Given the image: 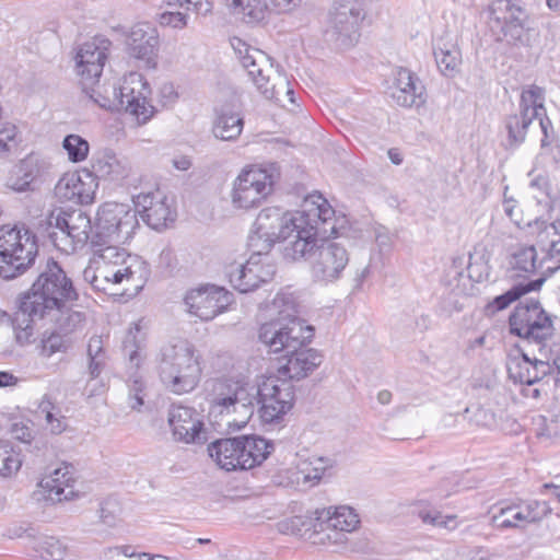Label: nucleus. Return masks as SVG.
<instances>
[{"mask_svg": "<svg viewBox=\"0 0 560 560\" xmlns=\"http://www.w3.org/2000/svg\"><path fill=\"white\" fill-rule=\"evenodd\" d=\"M139 222L128 205L105 202L98 208L91 236L92 256L83 279L98 291L120 288L124 294H137L145 284L150 270L139 256L117 244L127 242Z\"/></svg>", "mask_w": 560, "mask_h": 560, "instance_id": "1", "label": "nucleus"}, {"mask_svg": "<svg viewBox=\"0 0 560 560\" xmlns=\"http://www.w3.org/2000/svg\"><path fill=\"white\" fill-rule=\"evenodd\" d=\"M334 209L322 195L307 196L299 211H284L279 207L264 208L254 222L249 236L252 249L267 254L279 241L287 260L298 261L314 249L316 237L334 231L330 224Z\"/></svg>", "mask_w": 560, "mask_h": 560, "instance_id": "2", "label": "nucleus"}, {"mask_svg": "<svg viewBox=\"0 0 560 560\" xmlns=\"http://www.w3.org/2000/svg\"><path fill=\"white\" fill-rule=\"evenodd\" d=\"M78 294L71 280L54 260H48L32 288L19 301L12 319L15 339L21 346L35 340L36 319L47 318L55 323L56 330L72 337L85 324V314L67 306Z\"/></svg>", "mask_w": 560, "mask_h": 560, "instance_id": "3", "label": "nucleus"}, {"mask_svg": "<svg viewBox=\"0 0 560 560\" xmlns=\"http://www.w3.org/2000/svg\"><path fill=\"white\" fill-rule=\"evenodd\" d=\"M278 317L259 328V340L271 352L285 351L287 354L306 346L314 336L312 326L299 318V304L292 293H279L273 299Z\"/></svg>", "mask_w": 560, "mask_h": 560, "instance_id": "4", "label": "nucleus"}, {"mask_svg": "<svg viewBox=\"0 0 560 560\" xmlns=\"http://www.w3.org/2000/svg\"><path fill=\"white\" fill-rule=\"evenodd\" d=\"M231 46L257 91L265 98L275 101L282 107L295 105L294 91L288 77L273 66L266 52L238 37L231 38Z\"/></svg>", "mask_w": 560, "mask_h": 560, "instance_id": "5", "label": "nucleus"}, {"mask_svg": "<svg viewBox=\"0 0 560 560\" xmlns=\"http://www.w3.org/2000/svg\"><path fill=\"white\" fill-rule=\"evenodd\" d=\"M158 372L167 390L177 395L190 393L201 378V355L190 341L174 340L161 348Z\"/></svg>", "mask_w": 560, "mask_h": 560, "instance_id": "6", "label": "nucleus"}, {"mask_svg": "<svg viewBox=\"0 0 560 560\" xmlns=\"http://www.w3.org/2000/svg\"><path fill=\"white\" fill-rule=\"evenodd\" d=\"M207 399L211 412L225 418L230 428H244L254 415V385L235 378H212L207 382Z\"/></svg>", "mask_w": 560, "mask_h": 560, "instance_id": "7", "label": "nucleus"}, {"mask_svg": "<svg viewBox=\"0 0 560 560\" xmlns=\"http://www.w3.org/2000/svg\"><path fill=\"white\" fill-rule=\"evenodd\" d=\"M38 245L26 228H0V277L10 280L24 273L35 261Z\"/></svg>", "mask_w": 560, "mask_h": 560, "instance_id": "8", "label": "nucleus"}, {"mask_svg": "<svg viewBox=\"0 0 560 560\" xmlns=\"http://www.w3.org/2000/svg\"><path fill=\"white\" fill-rule=\"evenodd\" d=\"M48 237L54 246L72 254L83 248L91 241L92 224L90 217L82 210H52L47 217Z\"/></svg>", "mask_w": 560, "mask_h": 560, "instance_id": "9", "label": "nucleus"}, {"mask_svg": "<svg viewBox=\"0 0 560 560\" xmlns=\"http://www.w3.org/2000/svg\"><path fill=\"white\" fill-rule=\"evenodd\" d=\"M509 326L512 335L535 342L540 352L555 331L552 316L534 299L518 302L509 317Z\"/></svg>", "mask_w": 560, "mask_h": 560, "instance_id": "10", "label": "nucleus"}, {"mask_svg": "<svg viewBox=\"0 0 560 560\" xmlns=\"http://www.w3.org/2000/svg\"><path fill=\"white\" fill-rule=\"evenodd\" d=\"M293 385L277 375L261 376L254 385V411L258 412L264 423H275L282 419L293 407Z\"/></svg>", "mask_w": 560, "mask_h": 560, "instance_id": "11", "label": "nucleus"}, {"mask_svg": "<svg viewBox=\"0 0 560 560\" xmlns=\"http://www.w3.org/2000/svg\"><path fill=\"white\" fill-rule=\"evenodd\" d=\"M279 176V167L275 163L244 168L233 184V205L240 209L258 206L272 192Z\"/></svg>", "mask_w": 560, "mask_h": 560, "instance_id": "12", "label": "nucleus"}, {"mask_svg": "<svg viewBox=\"0 0 560 560\" xmlns=\"http://www.w3.org/2000/svg\"><path fill=\"white\" fill-rule=\"evenodd\" d=\"M334 226V231H328L326 234H320L316 237V245L314 249L301 259L310 260L311 273L314 280L318 282L331 283L342 277L347 268L350 255L343 244L337 241H323L318 244L319 237L324 238L328 234L336 233L334 223V215L331 217L330 224L326 226L329 229Z\"/></svg>", "mask_w": 560, "mask_h": 560, "instance_id": "13", "label": "nucleus"}, {"mask_svg": "<svg viewBox=\"0 0 560 560\" xmlns=\"http://www.w3.org/2000/svg\"><path fill=\"white\" fill-rule=\"evenodd\" d=\"M360 523L358 514L350 506H329L315 511V544L343 546L347 534L353 532Z\"/></svg>", "mask_w": 560, "mask_h": 560, "instance_id": "14", "label": "nucleus"}, {"mask_svg": "<svg viewBox=\"0 0 560 560\" xmlns=\"http://www.w3.org/2000/svg\"><path fill=\"white\" fill-rule=\"evenodd\" d=\"M364 15L352 0H334L328 13L325 36L341 48L354 45Z\"/></svg>", "mask_w": 560, "mask_h": 560, "instance_id": "15", "label": "nucleus"}, {"mask_svg": "<svg viewBox=\"0 0 560 560\" xmlns=\"http://www.w3.org/2000/svg\"><path fill=\"white\" fill-rule=\"evenodd\" d=\"M489 24L493 32H500L499 40L524 44L527 13L520 0H495L489 8Z\"/></svg>", "mask_w": 560, "mask_h": 560, "instance_id": "16", "label": "nucleus"}, {"mask_svg": "<svg viewBox=\"0 0 560 560\" xmlns=\"http://www.w3.org/2000/svg\"><path fill=\"white\" fill-rule=\"evenodd\" d=\"M552 510L548 502L538 500H518L505 506H501L491 516L490 524L499 530H523L530 524L540 523Z\"/></svg>", "mask_w": 560, "mask_h": 560, "instance_id": "17", "label": "nucleus"}, {"mask_svg": "<svg viewBox=\"0 0 560 560\" xmlns=\"http://www.w3.org/2000/svg\"><path fill=\"white\" fill-rule=\"evenodd\" d=\"M253 250L246 262L234 261L225 268L231 285L241 293L257 289L261 283L270 281L276 273L275 265L267 261L268 257H262L265 252Z\"/></svg>", "mask_w": 560, "mask_h": 560, "instance_id": "18", "label": "nucleus"}, {"mask_svg": "<svg viewBox=\"0 0 560 560\" xmlns=\"http://www.w3.org/2000/svg\"><path fill=\"white\" fill-rule=\"evenodd\" d=\"M150 94L148 82L138 72L128 73L118 85L121 110L133 116L139 125L147 124L154 115L155 108L148 101Z\"/></svg>", "mask_w": 560, "mask_h": 560, "instance_id": "19", "label": "nucleus"}, {"mask_svg": "<svg viewBox=\"0 0 560 560\" xmlns=\"http://www.w3.org/2000/svg\"><path fill=\"white\" fill-rule=\"evenodd\" d=\"M167 421L175 441L185 444H203L208 441V430L203 417L192 407L172 405Z\"/></svg>", "mask_w": 560, "mask_h": 560, "instance_id": "20", "label": "nucleus"}, {"mask_svg": "<svg viewBox=\"0 0 560 560\" xmlns=\"http://www.w3.org/2000/svg\"><path fill=\"white\" fill-rule=\"evenodd\" d=\"M138 212L151 229L161 231L168 228L176 219L174 200L162 190L141 192L133 198Z\"/></svg>", "mask_w": 560, "mask_h": 560, "instance_id": "21", "label": "nucleus"}, {"mask_svg": "<svg viewBox=\"0 0 560 560\" xmlns=\"http://www.w3.org/2000/svg\"><path fill=\"white\" fill-rule=\"evenodd\" d=\"M110 42L95 37L82 44L75 55V70L83 90L97 83L108 57Z\"/></svg>", "mask_w": 560, "mask_h": 560, "instance_id": "22", "label": "nucleus"}, {"mask_svg": "<svg viewBox=\"0 0 560 560\" xmlns=\"http://www.w3.org/2000/svg\"><path fill=\"white\" fill-rule=\"evenodd\" d=\"M232 301V294L224 288L206 285L186 293L184 302L187 312L201 320H211L224 312Z\"/></svg>", "mask_w": 560, "mask_h": 560, "instance_id": "23", "label": "nucleus"}, {"mask_svg": "<svg viewBox=\"0 0 560 560\" xmlns=\"http://www.w3.org/2000/svg\"><path fill=\"white\" fill-rule=\"evenodd\" d=\"M97 184L90 172H68L57 182L54 194L61 202L91 203L94 200Z\"/></svg>", "mask_w": 560, "mask_h": 560, "instance_id": "24", "label": "nucleus"}, {"mask_svg": "<svg viewBox=\"0 0 560 560\" xmlns=\"http://www.w3.org/2000/svg\"><path fill=\"white\" fill-rule=\"evenodd\" d=\"M542 358H529L528 354L516 349L510 352L506 360V370L509 377L514 383L532 385L540 381L550 371V365L546 361V355Z\"/></svg>", "mask_w": 560, "mask_h": 560, "instance_id": "25", "label": "nucleus"}, {"mask_svg": "<svg viewBox=\"0 0 560 560\" xmlns=\"http://www.w3.org/2000/svg\"><path fill=\"white\" fill-rule=\"evenodd\" d=\"M390 96L402 107H420L425 103V88L410 70L399 68L389 86Z\"/></svg>", "mask_w": 560, "mask_h": 560, "instance_id": "26", "label": "nucleus"}, {"mask_svg": "<svg viewBox=\"0 0 560 560\" xmlns=\"http://www.w3.org/2000/svg\"><path fill=\"white\" fill-rule=\"evenodd\" d=\"M126 50L132 58L151 65L159 47V34L149 23L135 24L126 37Z\"/></svg>", "mask_w": 560, "mask_h": 560, "instance_id": "27", "label": "nucleus"}, {"mask_svg": "<svg viewBox=\"0 0 560 560\" xmlns=\"http://www.w3.org/2000/svg\"><path fill=\"white\" fill-rule=\"evenodd\" d=\"M322 361L323 357L317 350L303 346L285 354V362L279 365L277 373L289 382L300 381L312 374Z\"/></svg>", "mask_w": 560, "mask_h": 560, "instance_id": "28", "label": "nucleus"}, {"mask_svg": "<svg viewBox=\"0 0 560 560\" xmlns=\"http://www.w3.org/2000/svg\"><path fill=\"white\" fill-rule=\"evenodd\" d=\"M238 469H252L259 466L271 454L275 446L260 436H240Z\"/></svg>", "mask_w": 560, "mask_h": 560, "instance_id": "29", "label": "nucleus"}, {"mask_svg": "<svg viewBox=\"0 0 560 560\" xmlns=\"http://www.w3.org/2000/svg\"><path fill=\"white\" fill-rule=\"evenodd\" d=\"M243 127V117L234 106L226 104L215 110L212 132L217 139L224 141L236 140L242 133Z\"/></svg>", "mask_w": 560, "mask_h": 560, "instance_id": "30", "label": "nucleus"}, {"mask_svg": "<svg viewBox=\"0 0 560 560\" xmlns=\"http://www.w3.org/2000/svg\"><path fill=\"white\" fill-rule=\"evenodd\" d=\"M433 54L444 75L453 77L458 71L462 55L455 38L450 33L434 40Z\"/></svg>", "mask_w": 560, "mask_h": 560, "instance_id": "31", "label": "nucleus"}, {"mask_svg": "<svg viewBox=\"0 0 560 560\" xmlns=\"http://www.w3.org/2000/svg\"><path fill=\"white\" fill-rule=\"evenodd\" d=\"M545 91L542 88L532 84L523 89L520 100V113L539 120V125L546 135V108Z\"/></svg>", "mask_w": 560, "mask_h": 560, "instance_id": "32", "label": "nucleus"}, {"mask_svg": "<svg viewBox=\"0 0 560 560\" xmlns=\"http://www.w3.org/2000/svg\"><path fill=\"white\" fill-rule=\"evenodd\" d=\"M240 443V436L218 440L208 446V452L220 468L226 471L236 470L240 466V462H237Z\"/></svg>", "mask_w": 560, "mask_h": 560, "instance_id": "33", "label": "nucleus"}, {"mask_svg": "<svg viewBox=\"0 0 560 560\" xmlns=\"http://www.w3.org/2000/svg\"><path fill=\"white\" fill-rule=\"evenodd\" d=\"M533 229L535 231L536 245L546 253V258L552 259L560 255V220L552 223L545 221H535Z\"/></svg>", "mask_w": 560, "mask_h": 560, "instance_id": "34", "label": "nucleus"}, {"mask_svg": "<svg viewBox=\"0 0 560 560\" xmlns=\"http://www.w3.org/2000/svg\"><path fill=\"white\" fill-rule=\"evenodd\" d=\"M93 168L100 177L109 180H120L129 174L127 161L119 159L113 151H104L95 160Z\"/></svg>", "mask_w": 560, "mask_h": 560, "instance_id": "35", "label": "nucleus"}, {"mask_svg": "<svg viewBox=\"0 0 560 560\" xmlns=\"http://www.w3.org/2000/svg\"><path fill=\"white\" fill-rule=\"evenodd\" d=\"M329 467H331L330 459L325 457H311L301 460L296 466V482L308 486L317 485Z\"/></svg>", "mask_w": 560, "mask_h": 560, "instance_id": "36", "label": "nucleus"}, {"mask_svg": "<svg viewBox=\"0 0 560 560\" xmlns=\"http://www.w3.org/2000/svg\"><path fill=\"white\" fill-rule=\"evenodd\" d=\"M230 7L235 14H242L247 23L262 21L270 9L269 0H232Z\"/></svg>", "mask_w": 560, "mask_h": 560, "instance_id": "37", "label": "nucleus"}, {"mask_svg": "<svg viewBox=\"0 0 560 560\" xmlns=\"http://www.w3.org/2000/svg\"><path fill=\"white\" fill-rule=\"evenodd\" d=\"M70 466L63 465L62 467L54 469V471L45 476L40 480V486L47 490L49 495H56L60 501L65 489L70 487L73 481V475Z\"/></svg>", "mask_w": 560, "mask_h": 560, "instance_id": "38", "label": "nucleus"}, {"mask_svg": "<svg viewBox=\"0 0 560 560\" xmlns=\"http://www.w3.org/2000/svg\"><path fill=\"white\" fill-rule=\"evenodd\" d=\"M545 282V278L540 277L536 280H530L525 283H518L511 288L505 293L497 296L491 304H489V308L493 311H502L506 308L512 302L518 300L522 295L538 290L542 283Z\"/></svg>", "mask_w": 560, "mask_h": 560, "instance_id": "39", "label": "nucleus"}, {"mask_svg": "<svg viewBox=\"0 0 560 560\" xmlns=\"http://www.w3.org/2000/svg\"><path fill=\"white\" fill-rule=\"evenodd\" d=\"M84 91L100 107L108 110H121V98L118 95V86L115 84L97 88L90 85Z\"/></svg>", "mask_w": 560, "mask_h": 560, "instance_id": "40", "label": "nucleus"}, {"mask_svg": "<svg viewBox=\"0 0 560 560\" xmlns=\"http://www.w3.org/2000/svg\"><path fill=\"white\" fill-rule=\"evenodd\" d=\"M534 120L529 115L526 116L520 112L506 117L505 129L508 142L511 147H516L524 142L527 130Z\"/></svg>", "mask_w": 560, "mask_h": 560, "instance_id": "41", "label": "nucleus"}, {"mask_svg": "<svg viewBox=\"0 0 560 560\" xmlns=\"http://www.w3.org/2000/svg\"><path fill=\"white\" fill-rule=\"evenodd\" d=\"M144 342V335L139 324H133L126 334L122 341V351L129 358L131 369H138L140 365L139 351Z\"/></svg>", "mask_w": 560, "mask_h": 560, "instance_id": "42", "label": "nucleus"}, {"mask_svg": "<svg viewBox=\"0 0 560 560\" xmlns=\"http://www.w3.org/2000/svg\"><path fill=\"white\" fill-rule=\"evenodd\" d=\"M546 261V256L538 262L537 252L534 245L518 248L511 261L514 269L524 272H534Z\"/></svg>", "mask_w": 560, "mask_h": 560, "instance_id": "43", "label": "nucleus"}, {"mask_svg": "<svg viewBox=\"0 0 560 560\" xmlns=\"http://www.w3.org/2000/svg\"><path fill=\"white\" fill-rule=\"evenodd\" d=\"M73 345V338L55 330L42 339L40 355L50 358L56 353H67Z\"/></svg>", "mask_w": 560, "mask_h": 560, "instance_id": "44", "label": "nucleus"}, {"mask_svg": "<svg viewBox=\"0 0 560 560\" xmlns=\"http://www.w3.org/2000/svg\"><path fill=\"white\" fill-rule=\"evenodd\" d=\"M22 465L20 454L15 452L8 441H0V475L10 477L15 474Z\"/></svg>", "mask_w": 560, "mask_h": 560, "instance_id": "45", "label": "nucleus"}, {"mask_svg": "<svg viewBox=\"0 0 560 560\" xmlns=\"http://www.w3.org/2000/svg\"><path fill=\"white\" fill-rule=\"evenodd\" d=\"M62 147L72 163H79L88 158L89 142L79 135H68L62 142Z\"/></svg>", "mask_w": 560, "mask_h": 560, "instance_id": "46", "label": "nucleus"}, {"mask_svg": "<svg viewBox=\"0 0 560 560\" xmlns=\"http://www.w3.org/2000/svg\"><path fill=\"white\" fill-rule=\"evenodd\" d=\"M147 384L142 375L135 372L128 381V404L131 409L139 410L144 404Z\"/></svg>", "mask_w": 560, "mask_h": 560, "instance_id": "47", "label": "nucleus"}, {"mask_svg": "<svg viewBox=\"0 0 560 560\" xmlns=\"http://www.w3.org/2000/svg\"><path fill=\"white\" fill-rule=\"evenodd\" d=\"M19 166L22 168L24 179L31 186L36 178L47 172L49 164L38 155L30 154L20 161Z\"/></svg>", "mask_w": 560, "mask_h": 560, "instance_id": "48", "label": "nucleus"}, {"mask_svg": "<svg viewBox=\"0 0 560 560\" xmlns=\"http://www.w3.org/2000/svg\"><path fill=\"white\" fill-rule=\"evenodd\" d=\"M67 547L55 537H45L38 542L37 552L44 560H62Z\"/></svg>", "mask_w": 560, "mask_h": 560, "instance_id": "49", "label": "nucleus"}, {"mask_svg": "<svg viewBox=\"0 0 560 560\" xmlns=\"http://www.w3.org/2000/svg\"><path fill=\"white\" fill-rule=\"evenodd\" d=\"M130 547L113 548L106 553V560H171L161 555L129 552Z\"/></svg>", "mask_w": 560, "mask_h": 560, "instance_id": "50", "label": "nucleus"}, {"mask_svg": "<svg viewBox=\"0 0 560 560\" xmlns=\"http://www.w3.org/2000/svg\"><path fill=\"white\" fill-rule=\"evenodd\" d=\"M40 412L44 413L45 420L47 422V425L51 433L54 434H60L62 433L66 428L67 423L65 421V417L59 416L57 417L51 409L54 407L51 406L50 401L43 400L39 405Z\"/></svg>", "mask_w": 560, "mask_h": 560, "instance_id": "51", "label": "nucleus"}, {"mask_svg": "<svg viewBox=\"0 0 560 560\" xmlns=\"http://www.w3.org/2000/svg\"><path fill=\"white\" fill-rule=\"evenodd\" d=\"M469 277L480 280L483 275L488 276V260L483 252H478L476 248L474 253L469 254V261L467 266Z\"/></svg>", "mask_w": 560, "mask_h": 560, "instance_id": "52", "label": "nucleus"}, {"mask_svg": "<svg viewBox=\"0 0 560 560\" xmlns=\"http://www.w3.org/2000/svg\"><path fill=\"white\" fill-rule=\"evenodd\" d=\"M5 186L15 192H25L32 189L28 182L24 179L22 168L19 164L11 171Z\"/></svg>", "mask_w": 560, "mask_h": 560, "instance_id": "53", "label": "nucleus"}, {"mask_svg": "<svg viewBox=\"0 0 560 560\" xmlns=\"http://www.w3.org/2000/svg\"><path fill=\"white\" fill-rule=\"evenodd\" d=\"M16 127L4 122L0 125V154L9 152L16 144Z\"/></svg>", "mask_w": 560, "mask_h": 560, "instance_id": "54", "label": "nucleus"}, {"mask_svg": "<svg viewBox=\"0 0 560 560\" xmlns=\"http://www.w3.org/2000/svg\"><path fill=\"white\" fill-rule=\"evenodd\" d=\"M159 21L162 26L182 30L187 25V15L182 12H163Z\"/></svg>", "mask_w": 560, "mask_h": 560, "instance_id": "55", "label": "nucleus"}, {"mask_svg": "<svg viewBox=\"0 0 560 560\" xmlns=\"http://www.w3.org/2000/svg\"><path fill=\"white\" fill-rule=\"evenodd\" d=\"M156 266L166 273L173 272L177 266V259L173 249L168 247L163 248L158 257Z\"/></svg>", "mask_w": 560, "mask_h": 560, "instance_id": "56", "label": "nucleus"}, {"mask_svg": "<svg viewBox=\"0 0 560 560\" xmlns=\"http://www.w3.org/2000/svg\"><path fill=\"white\" fill-rule=\"evenodd\" d=\"M420 517L424 523L439 526V527H448L450 523H454V516H443L441 513H421Z\"/></svg>", "mask_w": 560, "mask_h": 560, "instance_id": "57", "label": "nucleus"}, {"mask_svg": "<svg viewBox=\"0 0 560 560\" xmlns=\"http://www.w3.org/2000/svg\"><path fill=\"white\" fill-rule=\"evenodd\" d=\"M270 9L277 13H288L301 5L303 0H269Z\"/></svg>", "mask_w": 560, "mask_h": 560, "instance_id": "58", "label": "nucleus"}, {"mask_svg": "<svg viewBox=\"0 0 560 560\" xmlns=\"http://www.w3.org/2000/svg\"><path fill=\"white\" fill-rule=\"evenodd\" d=\"M180 7L202 14L211 11V3L208 0H182Z\"/></svg>", "mask_w": 560, "mask_h": 560, "instance_id": "59", "label": "nucleus"}, {"mask_svg": "<svg viewBox=\"0 0 560 560\" xmlns=\"http://www.w3.org/2000/svg\"><path fill=\"white\" fill-rule=\"evenodd\" d=\"M503 208H504L505 214L516 225H520L521 224V220H520V217H518V213H517L518 210H517L516 201L512 197H508L506 194L504 195Z\"/></svg>", "mask_w": 560, "mask_h": 560, "instance_id": "60", "label": "nucleus"}, {"mask_svg": "<svg viewBox=\"0 0 560 560\" xmlns=\"http://www.w3.org/2000/svg\"><path fill=\"white\" fill-rule=\"evenodd\" d=\"M103 352V341L101 337L94 336L90 339L88 345V355L90 359H100Z\"/></svg>", "mask_w": 560, "mask_h": 560, "instance_id": "61", "label": "nucleus"}, {"mask_svg": "<svg viewBox=\"0 0 560 560\" xmlns=\"http://www.w3.org/2000/svg\"><path fill=\"white\" fill-rule=\"evenodd\" d=\"M160 95L164 104H173L178 97V94L172 83H164L160 89Z\"/></svg>", "mask_w": 560, "mask_h": 560, "instance_id": "62", "label": "nucleus"}, {"mask_svg": "<svg viewBox=\"0 0 560 560\" xmlns=\"http://www.w3.org/2000/svg\"><path fill=\"white\" fill-rule=\"evenodd\" d=\"M371 269L370 265H365L362 268H358L353 276L354 289L360 290L365 281V279L370 276Z\"/></svg>", "mask_w": 560, "mask_h": 560, "instance_id": "63", "label": "nucleus"}, {"mask_svg": "<svg viewBox=\"0 0 560 560\" xmlns=\"http://www.w3.org/2000/svg\"><path fill=\"white\" fill-rule=\"evenodd\" d=\"M173 165L179 171H187L191 166V162L187 156H180L173 160Z\"/></svg>", "mask_w": 560, "mask_h": 560, "instance_id": "64", "label": "nucleus"}]
</instances>
